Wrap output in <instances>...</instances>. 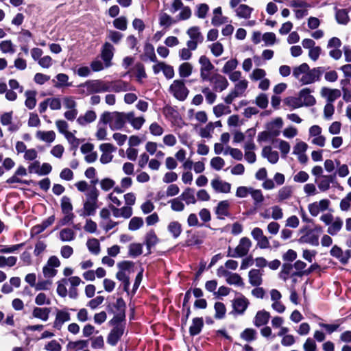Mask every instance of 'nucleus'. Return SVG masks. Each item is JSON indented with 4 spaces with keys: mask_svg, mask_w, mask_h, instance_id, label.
Instances as JSON below:
<instances>
[{
    "mask_svg": "<svg viewBox=\"0 0 351 351\" xmlns=\"http://www.w3.org/2000/svg\"><path fill=\"white\" fill-rule=\"evenodd\" d=\"M169 92L179 101H184L189 93L183 80H176L169 87Z\"/></svg>",
    "mask_w": 351,
    "mask_h": 351,
    "instance_id": "1",
    "label": "nucleus"
},
{
    "mask_svg": "<svg viewBox=\"0 0 351 351\" xmlns=\"http://www.w3.org/2000/svg\"><path fill=\"white\" fill-rule=\"evenodd\" d=\"M252 245V241L249 238L243 237L233 251L229 247L228 256L233 258L243 257L248 254Z\"/></svg>",
    "mask_w": 351,
    "mask_h": 351,
    "instance_id": "2",
    "label": "nucleus"
},
{
    "mask_svg": "<svg viewBox=\"0 0 351 351\" xmlns=\"http://www.w3.org/2000/svg\"><path fill=\"white\" fill-rule=\"evenodd\" d=\"M131 263L129 262H121L118 264L119 271L116 274V278L123 283V289L128 291L130 287V267Z\"/></svg>",
    "mask_w": 351,
    "mask_h": 351,
    "instance_id": "3",
    "label": "nucleus"
},
{
    "mask_svg": "<svg viewBox=\"0 0 351 351\" xmlns=\"http://www.w3.org/2000/svg\"><path fill=\"white\" fill-rule=\"evenodd\" d=\"M199 63L201 64L200 77L202 80L203 81L212 80L210 79L211 76L209 75V73L215 69V66L209 58L203 55L199 58Z\"/></svg>",
    "mask_w": 351,
    "mask_h": 351,
    "instance_id": "4",
    "label": "nucleus"
},
{
    "mask_svg": "<svg viewBox=\"0 0 351 351\" xmlns=\"http://www.w3.org/2000/svg\"><path fill=\"white\" fill-rule=\"evenodd\" d=\"M232 304L234 313L237 315H243L248 308L250 301L244 295H240L232 300Z\"/></svg>",
    "mask_w": 351,
    "mask_h": 351,
    "instance_id": "5",
    "label": "nucleus"
},
{
    "mask_svg": "<svg viewBox=\"0 0 351 351\" xmlns=\"http://www.w3.org/2000/svg\"><path fill=\"white\" fill-rule=\"evenodd\" d=\"M86 86L89 93L107 92V82L100 80H89L86 82Z\"/></svg>",
    "mask_w": 351,
    "mask_h": 351,
    "instance_id": "6",
    "label": "nucleus"
},
{
    "mask_svg": "<svg viewBox=\"0 0 351 351\" xmlns=\"http://www.w3.org/2000/svg\"><path fill=\"white\" fill-rule=\"evenodd\" d=\"M330 203L328 199H323L310 204L308 209L312 216L316 217L320 212L326 210L330 206Z\"/></svg>",
    "mask_w": 351,
    "mask_h": 351,
    "instance_id": "7",
    "label": "nucleus"
},
{
    "mask_svg": "<svg viewBox=\"0 0 351 351\" xmlns=\"http://www.w3.org/2000/svg\"><path fill=\"white\" fill-rule=\"evenodd\" d=\"M109 208L115 218H123L128 219L130 218L133 214L132 207L125 206L118 208L114 205L109 204Z\"/></svg>",
    "mask_w": 351,
    "mask_h": 351,
    "instance_id": "8",
    "label": "nucleus"
},
{
    "mask_svg": "<svg viewBox=\"0 0 351 351\" xmlns=\"http://www.w3.org/2000/svg\"><path fill=\"white\" fill-rule=\"evenodd\" d=\"M124 328V324H118L113 326L107 337V342L111 346H115L123 335Z\"/></svg>",
    "mask_w": 351,
    "mask_h": 351,
    "instance_id": "9",
    "label": "nucleus"
},
{
    "mask_svg": "<svg viewBox=\"0 0 351 351\" xmlns=\"http://www.w3.org/2000/svg\"><path fill=\"white\" fill-rule=\"evenodd\" d=\"M113 46L108 42H106L101 48V58L104 62L106 67H109L111 65V60L113 58Z\"/></svg>",
    "mask_w": 351,
    "mask_h": 351,
    "instance_id": "10",
    "label": "nucleus"
},
{
    "mask_svg": "<svg viewBox=\"0 0 351 351\" xmlns=\"http://www.w3.org/2000/svg\"><path fill=\"white\" fill-rule=\"evenodd\" d=\"M322 71L321 67L314 68L306 72L300 79L302 84H309L314 82L315 80H319Z\"/></svg>",
    "mask_w": 351,
    "mask_h": 351,
    "instance_id": "11",
    "label": "nucleus"
},
{
    "mask_svg": "<svg viewBox=\"0 0 351 351\" xmlns=\"http://www.w3.org/2000/svg\"><path fill=\"white\" fill-rule=\"evenodd\" d=\"M210 185L214 191L217 193H228L230 192L231 184L226 182L219 178H216L211 180Z\"/></svg>",
    "mask_w": 351,
    "mask_h": 351,
    "instance_id": "12",
    "label": "nucleus"
},
{
    "mask_svg": "<svg viewBox=\"0 0 351 351\" xmlns=\"http://www.w3.org/2000/svg\"><path fill=\"white\" fill-rule=\"evenodd\" d=\"M210 79H212V80L208 81L215 84L213 89L215 91H217L218 90L219 91H223L226 89L229 85L227 79L224 76L218 73L213 75Z\"/></svg>",
    "mask_w": 351,
    "mask_h": 351,
    "instance_id": "13",
    "label": "nucleus"
},
{
    "mask_svg": "<svg viewBox=\"0 0 351 351\" xmlns=\"http://www.w3.org/2000/svg\"><path fill=\"white\" fill-rule=\"evenodd\" d=\"M283 121L280 117L276 118L274 121L267 123L266 129L272 137H276L280 134V129L282 127Z\"/></svg>",
    "mask_w": 351,
    "mask_h": 351,
    "instance_id": "14",
    "label": "nucleus"
},
{
    "mask_svg": "<svg viewBox=\"0 0 351 351\" xmlns=\"http://www.w3.org/2000/svg\"><path fill=\"white\" fill-rule=\"evenodd\" d=\"M70 319L71 315L68 309L58 310L54 321V326L60 328L65 322L70 321Z\"/></svg>",
    "mask_w": 351,
    "mask_h": 351,
    "instance_id": "15",
    "label": "nucleus"
},
{
    "mask_svg": "<svg viewBox=\"0 0 351 351\" xmlns=\"http://www.w3.org/2000/svg\"><path fill=\"white\" fill-rule=\"evenodd\" d=\"M312 90L308 88H304L299 92V96L302 101V106H312L316 103L315 98L311 95Z\"/></svg>",
    "mask_w": 351,
    "mask_h": 351,
    "instance_id": "16",
    "label": "nucleus"
},
{
    "mask_svg": "<svg viewBox=\"0 0 351 351\" xmlns=\"http://www.w3.org/2000/svg\"><path fill=\"white\" fill-rule=\"evenodd\" d=\"M128 83L123 80H114L107 82L108 91L119 93L128 90Z\"/></svg>",
    "mask_w": 351,
    "mask_h": 351,
    "instance_id": "17",
    "label": "nucleus"
},
{
    "mask_svg": "<svg viewBox=\"0 0 351 351\" xmlns=\"http://www.w3.org/2000/svg\"><path fill=\"white\" fill-rule=\"evenodd\" d=\"M321 94L322 97L327 98L328 103L332 104L340 97L341 91L339 89H330L327 87H323L321 90Z\"/></svg>",
    "mask_w": 351,
    "mask_h": 351,
    "instance_id": "18",
    "label": "nucleus"
},
{
    "mask_svg": "<svg viewBox=\"0 0 351 351\" xmlns=\"http://www.w3.org/2000/svg\"><path fill=\"white\" fill-rule=\"evenodd\" d=\"M230 203L228 200L221 201L218 203L215 208V214L220 219H223L225 217L229 216Z\"/></svg>",
    "mask_w": 351,
    "mask_h": 351,
    "instance_id": "19",
    "label": "nucleus"
},
{
    "mask_svg": "<svg viewBox=\"0 0 351 351\" xmlns=\"http://www.w3.org/2000/svg\"><path fill=\"white\" fill-rule=\"evenodd\" d=\"M299 241L317 246L319 245V235L316 234L315 231L310 230L299 239Z\"/></svg>",
    "mask_w": 351,
    "mask_h": 351,
    "instance_id": "20",
    "label": "nucleus"
},
{
    "mask_svg": "<svg viewBox=\"0 0 351 351\" xmlns=\"http://www.w3.org/2000/svg\"><path fill=\"white\" fill-rule=\"evenodd\" d=\"M262 271L257 269H252L248 273L249 282L252 286L258 287L262 284Z\"/></svg>",
    "mask_w": 351,
    "mask_h": 351,
    "instance_id": "21",
    "label": "nucleus"
},
{
    "mask_svg": "<svg viewBox=\"0 0 351 351\" xmlns=\"http://www.w3.org/2000/svg\"><path fill=\"white\" fill-rule=\"evenodd\" d=\"M270 317V313L265 310L258 311L254 317V324L260 327L267 324Z\"/></svg>",
    "mask_w": 351,
    "mask_h": 351,
    "instance_id": "22",
    "label": "nucleus"
},
{
    "mask_svg": "<svg viewBox=\"0 0 351 351\" xmlns=\"http://www.w3.org/2000/svg\"><path fill=\"white\" fill-rule=\"evenodd\" d=\"M144 57H147L150 61L153 62H157L158 59L155 53L154 47L152 44L146 43L144 46V55L141 56V58L143 61H146Z\"/></svg>",
    "mask_w": 351,
    "mask_h": 351,
    "instance_id": "23",
    "label": "nucleus"
},
{
    "mask_svg": "<svg viewBox=\"0 0 351 351\" xmlns=\"http://www.w3.org/2000/svg\"><path fill=\"white\" fill-rule=\"evenodd\" d=\"M51 309L49 308L35 307L32 311V316L35 318L46 322L49 319Z\"/></svg>",
    "mask_w": 351,
    "mask_h": 351,
    "instance_id": "24",
    "label": "nucleus"
},
{
    "mask_svg": "<svg viewBox=\"0 0 351 351\" xmlns=\"http://www.w3.org/2000/svg\"><path fill=\"white\" fill-rule=\"evenodd\" d=\"M88 346V341L84 339L69 341L66 348L68 351H80L82 350Z\"/></svg>",
    "mask_w": 351,
    "mask_h": 351,
    "instance_id": "25",
    "label": "nucleus"
},
{
    "mask_svg": "<svg viewBox=\"0 0 351 351\" xmlns=\"http://www.w3.org/2000/svg\"><path fill=\"white\" fill-rule=\"evenodd\" d=\"M336 9L335 19L339 24L347 25L350 21L348 11L346 9Z\"/></svg>",
    "mask_w": 351,
    "mask_h": 351,
    "instance_id": "26",
    "label": "nucleus"
},
{
    "mask_svg": "<svg viewBox=\"0 0 351 351\" xmlns=\"http://www.w3.org/2000/svg\"><path fill=\"white\" fill-rule=\"evenodd\" d=\"M36 90H26L25 95L26 99L25 101V105L28 109H33L36 105Z\"/></svg>",
    "mask_w": 351,
    "mask_h": 351,
    "instance_id": "27",
    "label": "nucleus"
},
{
    "mask_svg": "<svg viewBox=\"0 0 351 351\" xmlns=\"http://www.w3.org/2000/svg\"><path fill=\"white\" fill-rule=\"evenodd\" d=\"M97 202L85 201L83 206V216L94 215L97 208Z\"/></svg>",
    "mask_w": 351,
    "mask_h": 351,
    "instance_id": "28",
    "label": "nucleus"
},
{
    "mask_svg": "<svg viewBox=\"0 0 351 351\" xmlns=\"http://www.w3.org/2000/svg\"><path fill=\"white\" fill-rule=\"evenodd\" d=\"M167 230L174 239H177L182 232V225L178 221H173L168 224Z\"/></svg>",
    "mask_w": 351,
    "mask_h": 351,
    "instance_id": "29",
    "label": "nucleus"
},
{
    "mask_svg": "<svg viewBox=\"0 0 351 351\" xmlns=\"http://www.w3.org/2000/svg\"><path fill=\"white\" fill-rule=\"evenodd\" d=\"M97 115L95 111L88 110L84 116H80L77 119L80 125H84L86 123H92L96 119Z\"/></svg>",
    "mask_w": 351,
    "mask_h": 351,
    "instance_id": "30",
    "label": "nucleus"
},
{
    "mask_svg": "<svg viewBox=\"0 0 351 351\" xmlns=\"http://www.w3.org/2000/svg\"><path fill=\"white\" fill-rule=\"evenodd\" d=\"M306 267V264L304 262L300 260L297 261L293 265V267L297 271L293 273V275L297 276H302L304 274H309L310 273H311V269L304 270Z\"/></svg>",
    "mask_w": 351,
    "mask_h": 351,
    "instance_id": "31",
    "label": "nucleus"
},
{
    "mask_svg": "<svg viewBox=\"0 0 351 351\" xmlns=\"http://www.w3.org/2000/svg\"><path fill=\"white\" fill-rule=\"evenodd\" d=\"M182 201H184L186 204H194L196 202V199L194 195V191L191 188H186L182 193L180 195Z\"/></svg>",
    "mask_w": 351,
    "mask_h": 351,
    "instance_id": "32",
    "label": "nucleus"
},
{
    "mask_svg": "<svg viewBox=\"0 0 351 351\" xmlns=\"http://www.w3.org/2000/svg\"><path fill=\"white\" fill-rule=\"evenodd\" d=\"M204 325V322L202 318L196 317L193 319L192 325L189 328V332L191 335H198Z\"/></svg>",
    "mask_w": 351,
    "mask_h": 351,
    "instance_id": "33",
    "label": "nucleus"
},
{
    "mask_svg": "<svg viewBox=\"0 0 351 351\" xmlns=\"http://www.w3.org/2000/svg\"><path fill=\"white\" fill-rule=\"evenodd\" d=\"M59 237L62 241L69 242L75 239V233L71 228H66L60 230Z\"/></svg>",
    "mask_w": 351,
    "mask_h": 351,
    "instance_id": "34",
    "label": "nucleus"
},
{
    "mask_svg": "<svg viewBox=\"0 0 351 351\" xmlns=\"http://www.w3.org/2000/svg\"><path fill=\"white\" fill-rule=\"evenodd\" d=\"M226 282L231 285H236L238 287H244V282L242 278L236 273H230L227 278Z\"/></svg>",
    "mask_w": 351,
    "mask_h": 351,
    "instance_id": "35",
    "label": "nucleus"
},
{
    "mask_svg": "<svg viewBox=\"0 0 351 351\" xmlns=\"http://www.w3.org/2000/svg\"><path fill=\"white\" fill-rule=\"evenodd\" d=\"M168 203L170 204L171 210L175 212H182L184 210L185 205L180 196L170 199Z\"/></svg>",
    "mask_w": 351,
    "mask_h": 351,
    "instance_id": "36",
    "label": "nucleus"
},
{
    "mask_svg": "<svg viewBox=\"0 0 351 351\" xmlns=\"http://www.w3.org/2000/svg\"><path fill=\"white\" fill-rule=\"evenodd\" d=\"M343 226V221L341 218L337 217L332 221L330 226L328 228V233L331 235H335L340 231Z\"/></svg>",
    "mask_w": 351,
    "mask_h": 351,
    "instance_id": "37",
    "label": "nucleus"
},
{
    "mask_svg": "<svg viewBox=\"0 0 351 351\" xmlns=\"http://www.w3.org/2000/svg\"><path fill=\"white\" fill-rule=\"evenodd\" d=\"M144 225V221L142 217H133L128 223V230L130 231H136L141 228Z\"/></svg>",
    "mask_w": 351,
    "mask_h": 351,
    "instance_id": "38",
    "label": "nucleus"
},
{
    "mask_svg": "<svg viewBox=\"0 0 351 351\" xmlns=\"http://www.w3.org/2000/svg\"><path fill=\"white\" fill-rule=\"evenodd\" d=\"M112 115L114 117V128L116 130H121L125 123V117L124 112H113Z\"/></svg>",
    "mask_w": 351,
    "mask_h": 351,
    "instance_id": "39",
    "label": "nucleus"
},
{
    "mask_svg": "<svg viewBox=\"0 0 351 351\" xmlns=\"http://www.w3.org/2000/svg\"><path fill=\"white\" fill-rule=\"evenodd\" d=\"M253 9L246 4H241L236 10L237 15L240 18L249 19Z\"/></svg>",
    "mask_w": 351,
    "mask_h": 351,
    "instance_id": "40",
    "label": "nucleus"
},
{
    "mask_svg": "<svg viewBox=\"0 0 351 351\" xmlns=\"http://www.w3.org/2000/svg\"><path fill=\"white\" fill-rule=\"evenodd\" d=\"M187 34L191 38V40H198L199 43H202L204 40V37L202 33L199 32V27L197 26H193L190 27L187 32Z\"/></svg>",
    "mask_w": 351,
    "mask_h": 351,
    "instance_id": "41",
    "label": "nucleus"
},
{
    "mask_svg": "<svg viewBox=\"0 0 351 351\" xmlns=\"http://www.w3.org/2000/svg\"><path fill=\"white\" fill-rule=\"evenodd\" d=\"M334 176H323L318 182V188L321 191H326L330 189V184L333 181Z\"/></svg>",
    "mask_w": 351,
    "mask_h": 351,
    "instance_id": "42",
    "label": "nucleus"
},
{
    "mask_svg": "<svg viewBox=\"0 0 351 351\" xmlns=\"http://www.w3.org/2000/svg\"><path fill=\"white\" fill-rule=\"evenodd\" d=\"M88 250L93 254H98L100 252V244L98 239L93 238L86 242Z\"/></svg>",
    "mask_w": 351,
    "mask_h": 351,
    "instance_id": "43",
    "label": "nucleus"
},
{
    "mask_svg": "<svg viewBox=\"0 0 351 351\" xmlns=\"http://www.w3.org/2000/svg\"><path fill=\"white\" fill-rule=\"evenodd\" d=\"M284 102L287 106L291 107L293 109L302 107V100L300 96L298 97H288L284 99Z\"/></svg>",
    "mask_w": 351,
    "mask_h": 351,
    "instance_id": "44",
    "label": "nucleus"
},
{
    "mask_svg": "<svg viewBox=\"0 0 351 351\" xmlns=\"http://www.w3.org/2000/svg\"><path fill=\"white\" fill-rule=\"evenodd\" d=\"M62 213H73L71 199L67 196H63L60 203Z\"/></svg>",
    "mask_w": 351,
    "mask_h": 351,
    "instance_id": "45",
    "label": "nucleus"
},
{
    "mask_svg": "<svg viewBox=\"0 0 351 351\" xmlns=\"http://www.w3.org/2000/svg\"><path fill=\"white\" fill-rule=\"evenodd\" d=\"M17 258L16 256H10L5 257L4 256H0V268L5 267H13L16 265Z\"/></svg>",
    "mask_w": 351,
    "mask_h": 351,
    "instance_id": "46",
    "label": "nucleus"
},
{
    "mask_svg": "<svg viewBox=\"0 0 351 351\" xmlns=\"http://www.w3.org/2000/svg\"><path fill=\"white\" fill-rule=\"evenodd\" d=\"M67 282L65 278H62L57 282V293L62 298H66L68 295L66 289Z\"/></svg>",
    "mask_w": 351,
    "mask_h": 351,
    "instance_id": "47",
    "label": "nucleus"
},
{
    "mask_svg": "<svg viewBox=\"0 0 351 351\" xmlns=\"http://www.w3.org/2000/svg\"><path fill=\"white\" fill-rule=\"evenodd\" d=\"M193 70V66L189 62H184L179 66V75L181 77H189Z\"/></svg>",
    "mask_w": 351,
    "mask_h": 351,
    "instance_id": "48",
    "label": "nucleus"
},
{
    "mask_svg": "<svg viewBox=\"0 0 351 351\" xmlns=\"http://www.w3.org/2000/svg\"><path fill=\"white\" fill-rule=\"evenodd\" d=\"M177 21L173 20L171 16L167 13H162L159 17V23L160 26L169 27L173 23H176Z\"/></svg>",
    "mask_w": 351,
    "mask_h": 351,
    "instance_id": "49",
    "label": "nucleus"
},
{
    "mask_svg": "<svg viewBox=\"0 0 351 351\" xmlns=\"http://www.w3.org/2000/svg\"><path fill=\"white\" fill-rule=\"evenodd\" d=\"M37 136L39 137L41 140L47 142V143H51L54 141L56 138V134L53 131H47V132H41L38 131L37 132Z\"/></svg>",
    "mask_w": 351,
    "mask_h": 351,
    "instance_id": "50",
    "label": "nucleus"
},
{
    "mask_svg": "<svg viewBox=\"0 0 351 351\" xmlns=\"http://www.w3.org/2000/svg\"><path fill=\"white\" fill-rule=\"evenodd\" d=\"M292 193V189L291 186H284L281 188L278 192V201L281 202L285 199H289Z\"/></svg>",
    "mask_w": 351,
    "mask_h": 351,
    "instance_id": "51",
    "label": "nucleus"
},
{
    "mask_svg": "<svg viewBox=\"0 0 351 351\" xmlns=\"http://www.w3.org/2000/svg\"><path fill=\"white\" fill-rule=\"evenodd\" d=\"M250 195H251L255 205L261 204L264 201V196L260 189H254L252 187Z\"/></svg>",
    "mask_w": 351,
    "mask_h": 351,
    "instance_id": "52",
    "label": "nucleus"
},
{
    "mask_svg": "<svg viewBox=\"0 0 351 351\" xmlns=\"http://www.w3.org/2000/svg\"><path fill=\"white\" fill-rule=\"evenodd\" d=\"M238 65V61L236 58L231 59L226 62L225 65L222 69V72L226 74H228L234 70Z\"/></svg>",
    "mask_w": 351,
    "mask_h": 351,
    "instance_id": "53",
    "label": "nucleus"
},
{
    "mask_svg": "<svg viewBox=\"0 0 351 351\" xmlns=\"http://www.w3.org/2000/svg\"><path fill=\"white\" fill-rule=\"evenodd\" d=\"M52 285V280L47 278L46 280H39L36 287V291H47L49 290Z\"/></svg>",
    "mask_w": 351,
    "mask_h": 351,
    "instance_id": "54",
    "label": "nucleus"
},
{
    "mask_svg": "<svg viewBox=\"0 0 351 351\" xmlns=\"http://www.w3.org/2000/svg\"><path fill=\"white\" fill-rule=\"evenodd\" d=\"M256 332L252 328H246L241 334V337L246 341H252L256 338Z\"/></svg>",
    "mask_w": 351,
    "mask_h": 351,
    "instance_id": "55",
    "label": "nucleus"
},
{
    "mask_svg": "<svg viewBox=\"0 0 351 351\" xmlns=\"http://www.w3.org/2000/svg\"><path fill=\"white\" fill-rule=\"evenodd\" d=\"M145 241L147 248L150 249L158 243V239L154 231H149L146 235Z\"/></svg>",
    "mask_w": 351,
    "mask_h": 351,
    "instance_id": "56",
    "label": "nucleus"
},
{
    "mask_svg": "<svg viewBox=\"0 0 351 351\" xmlns=\"http://www.w3.org/2000/svg\"><path fill=\"white\" fill-rule=\"evenodd\" d=\"M128 21L125 16L117 18L113 21V25L115 28L124 31L127 29Z\"/></svg>",
    "mask_w": 351,
    "mask_h": 351,
    "instance_id": "57",
    "label": "nucleus"
},
{
    "mask_svg": "<svg viewBox=\"0 0 351 351\" xmlns=\"http://www.w3.org/2000/svg\"><path fill=\"white\" fill-rule=\"evenodd\" d=\"M56 78L58 80V82L55 84L56 88H60L62 86H70L71 84L68 83L67 81L69 80V76L64 73H59L56 75Z\"/></svg>",
    "mask_w": 351,
    "mask_h": 351,
    "instance_id": "58",
    "label": "nucleus"
},
{
    "mask_svg": "<svg viewBox=\"0 0 351 351\" xmlns=\"http://www.w3.org/2000/svg\"><path fill=\"white\" fill-rule=\"evenodd\" d=\"M309 71V66L307 63H302L300 66H296L293 69V75L295 78H299L302 73L306 74V72Z\"/></svg>",
    "mask_w": 351,
    "mask_h": 351,
    "instance_id": "59",
    "label": "nucleus"
},
{
    "mask_svg": "<svg viewBox=\"0 0 351 351\" xmlns=\"http://www.w3.org/2000/svg\"><path fill=\"white\" fill-rule=\"evenodd\" d=\"M268 102V98L265 93L259 94L255 101L256 104L262 109H265L267 107Z\"/></svg>",
    "mask_w": 351,
    "mask_h": 351,
    "instance_id": "60",
    "label": "nucleus"
},
{
    "mask_svg": "<svg viewBox=\"0 0 351 351\" xmlns=\"http://www.w3.org/2000/svg\"><path fill=\"white\" fill-rule=\"evenodd\" d=\"M215 317L217 319L222 318L226 314V306L223 303L217 302L215 304Z\"/></svg>",
    "mask_w": 351,
    "mask_h": 351,
    "instance_id": "61",
    "label": "nucleus"
},
{
    "mask_svg": "<svg viewBox=\"0 0 351 351\" xmlns=\"http://www.w3.org/2000/svg\"><path fill=\"white\" fill-rule=\"evenodd\" d=\"M0 49L3 53H13L14 52V49L13 48L12 43L10 40H6L1 41L0 43Z\"/></svg>",
    "mask_w": 351,
    "mask_h": 351,
    "instance_id": "62",
    "label": "nucleus"
},
{
    "mask_svg": "<svg viewBox=\"0 0 351 351\" xmlns=\"http://www.w3.org/2000/svg\"><path fill=\"white\" fill-rule=\"evenodd\" d=\"M304 351H317V345L315 341L312 338H307L303 344Z\"/></svg>",
    "mask_w": 351,
    "mask_h": 351,
    "instance_id": "63",
    "label": "nucleus"
},
{
    "mask_svg": "<svg viewBox=\"0 0 351 351\" xmlns=\"http://www.w3.org/2000/svg\"><path fill=\"white\" fill-rule=\"evenodd\" d=\"M45 349L48 351H61L62 346L56 340H51L45 344Z\"/></svg>",
    "mask_w": 351,
    "mask_h": 351,
    "instance_id": "64",
    "label": "nucleus"
}]
</instances>
